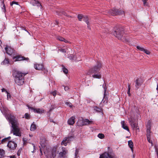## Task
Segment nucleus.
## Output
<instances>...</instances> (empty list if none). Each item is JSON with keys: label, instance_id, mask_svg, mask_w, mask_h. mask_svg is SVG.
<instances>
[{"label": "nucleus", "instance_id": "nucleus-34", "mask_svg": "<svg viewBox=\"0 0 158 158\" xmlns=\"http://www.w3.org/2000/svg\"><path fill=\"white\" fill-rule=\"evenodd\" d=\"M151 129H147V137H151Z\"/></svg>", "mask_w": 158, "mask_h": 158}, {"label": "nucleus", "instance_id": "nucleus-38", "mask_svg": "<svg viewBox=\"0 0 158 158\" xmlns=\"http://www.w3.org/2000/svg\"><path fill=\"white\" fill-rule=\"evenodd\" d=\"M147 138L148 142L150 143L152 145L153 143L151 139V137H147Z\"/></svg>", "mask_w": 158, "mask_h": 158}, {"label": "nucleus", "instance_id": "nucleus-32", "mask_svg": "<svg viewBox=\"0 0 158 158\" xmlns=\"http://www.w3.org/2000/svg\"><path fill=\"white\" fill-rule=\"evenodd\" d=\"M36 127L34 123L32 124L31 126V131H34L36 129Z\"/></svg>", "mask_w": 158, "mask_h": 158}, {"label": "nucleus", "instance_id": "nucleus-51", "mask_svg": "<svg viewBox=\"0 0 158 158\" xmlns=\"http://www.w3.org/2000/svg\"><path fill=\"white\" fill-rule=\"evenodd\" d=\"M10 158H16V157L15 155H13L10 156Z\"/></svg>", "mask_w": 158, "mask_h": 158}, {"label": "nucleus", "instance_id": "nucleus-44", "mask_svg": "<svg viewBox=\"0 0 158 158\" xmlns=\"http://www.w3.org/2000/svg\"><path fill=\"white\" fill-rule=\"evenodd\" d=\"M103 88L104 89V93L105 94H106V91L107 89V88L106 87V84L104 83L103 85Z\"/></svg>", "mask_w": 158, "mask_h": 158}, {"label": "nucleus", "instance_id": "nucleus-21", "mask_svg": "<svg viewBox=\"0 0 158 158\" xmlns=\"http://www.w3.org/2000/svg\"><path fill=\"white\" fill-rule=\"evenodd\" d=\"M46 143V140L44 138L40 139V144L42 148H44L45 147V143Z\"/></svg>", "mask_w": 158, "mask_h": 158}, {"label": "nucleus", "instance_id": "nucleus-33", "mask_svg": "<svg viewBox=\"0 0 158 158\" xmlns=\"http://www.w3.org/2000/svg\"><path fill=\"white\" fill-rule=\"evenodd\" d=\"M62 70L63 71V72L65 74H67L68 72L67 69H66L63 65H62Z\"/></svg>", "mask_w": 158, "mask_h": 158}, {"label": "nucleus", "instance_id": "nucleus-50", "mask_svg": "<svg viewBox=\"0 0 158 158\" xmlns=\"http://www.w3.org/2000/svg\"><path fill=\"white\" fill-rule=\"evenodd\" d=\"M78 151L77 150V149H76V152H75V155L76 156L77 155V154L78 153Z\"/></svg>", "mask_w": 158, "mask_h": 158}, {"label": "nucleus", "instance_id": "nucleus-9", "mask_svg": "<svg viewBox=\"0 0 158 158\" xmlns=\"http://www.w3.org/2000/svg\"><path fill=\"white\" fill-rule=\"evenodd\" d=\"M7 146L10 151L12 152L16 148L17 144L14 142L9 141L8 142Z\"/></svg>", "mask_w": 158, "mask_h": 158}, {"label": "nucleus", "instance_id": "nucleus-2", "mask_svg": "<svg viewBox=\"0 0 158 158\" xmlns=\"http://www.w3.org/2000/svg\"><path fill=\"white\" fill-rule=\"evenodd\" d=\"M102 64L100 62H98L97 65H95L94 67L90 69L87 73V74L88 75H92V77L94 78L100 79L101 77V73L99 72L101 68Z\"/></svg>", "mask_w": 158, "mask_h": 158}, {"label": "nucleus", "instance_id": "nucleus-47", "mask_svg": "<svg viewBox=\"0 0 158 158\" xmlns=\"http://www.w3.org/2000/svg\"><path fill=\"white\" fill-rule=\"evenodd\" d=\"M74 56L73 55H70L69 56V57L71 60H73Z\"/></svg>", "mask_w": 158, "mask_h": 158}, {"label": "nucleus", "instance_id": "nucleus-41", "mask_svg": "<svg viewBox=\"0 0 158 158\" xmlns=\"http://www.w3.org/2000/svg\"><path fill=\"white\" fill-rule=\"evenodd\" d=\"M137 48L139 50H140L141 51H143L144 48L142 47H141L139 46H136Z\"/></svg>", "mask_w": 158, "mask_h": 158}, {"label": "nucleus", "instance_id": "nucleus-43", "mask_svg": "<svg viewBox=\"0 0 158 158\" xmlns=\"http://www.w3.org/2000/svg\"><path fill=\"white\" fill-rule=\"evenodd\" d=\"M143 52L144 53L148 55L150 53V52L149 51H148L147 49H145L144 48Z\"/></svg>", "mask_w": 158, "mask_h": 158}, {"label": "nucleus", "instance_id": "nucleus-15", "mask_svg": "<svg viewBox=\"0 0 158 158\" xmlns=\"http://www.w3.org/2000/svg\"><path fill=\"white\" fill-rule=\"evenodd\" d=\"M80 122V121H78L77 122L78 124L77 125L79 126H82L88 125L91 123H92V121H90L89 119H87L83 120L82 121L81 123V124H79V123Z\"/></svg>", "mask_w": 158, "mask_h": 158}, {"label": "nucleus", "instance_id": "nucleus-14", "mask_svg": "<svg viewBox=\"0 0 158 158\" xmlns=\"http://www.w3.org/2000/svg\"><path fill=\"white\" fill-rule=\"evenodd\" d=\"M129 121L130 124L131 125L133 129H139V127L137 125V124L135 123V121L134 119L131 118L130 119H129Z\"/></svg>", "mask_w": 158, "mask_h": 158}, {"label": "nucleus", "instance_id": "nucleus-59", "mask_svg": "<svg viewBox=\"0 0 158 158\" xmlns=\"http://www.w3.org/2000/svg\"><path fill=\"white\" fill-rule=\"evenodd\" d=\"M27 32L29 34V35H31V34L28 31H27Z\"/></svg>", "mask_w": 158, "mask_h": 158}, {"label": "nucleus", "instance_id": "nucleus-4", "mask_svg": "<svg viewBox=\"0 0 158 158\" xmlns=\"http://www.w3.org/2000/svg\"><path fill=\"white\" fill-rule=\"evenodd\" d=\"M57 148L56 147L48 148L46 147L44 152L47 158H55L57 153Z\"/></svg>", "mask_w": 158, "mask_h": 158}, {"label": "nucleus", "instance_id": "nucleus-64", "mask_svg": "<svg viewBox=\"0 0 158 158\" xmlns=\"http://www.w3.org/2000/svg\"><path fill=\"white\" fill-rule=\"evenodd\" d=\"M2 43L1 41L0 40V44Z\"/></svg>", "mask_w": 158, "mask_h": 158}, {"label": "nucleus", "instance_id": "nucleus-36", "mask_svg": "<svg viewBox=\"0 0 158 158\" xmlns=\"http://www.w3.org/2000/svg\"><path fill=\"white\" fill-rule=\"evenodd\" d=\"M24 117L26 119H30V114L27 113H26L24 115ZM24 118V117H23Z\"/></svg>", "mask_w": 158, "mask_h": 158}, {"label": "nucleus", "instance_id": "nucleus-19", "mask_svg": "<svg viewBox=\"0 0 158 158\" xmlns=\"http://www.w3.org/2000/svg\"><path fill=\"white\" fill-rule=\"evenodd\" d=\"M75 118L74 116H72L68 120V124L70 125H73L75 123Z\"/></svg>", "mask_w": 158, "mask_h": 158}, {"label": "nucleus", "instance_id": "nucleus-42", "mask_svg": "<svg viewBox=\"0 0 158 158\" xmlns=\"http://www.w3.org/2000/svg\"><path fill=\"white\" fill-rule=\"evenodd\" d=\"M148 0H142L143 4L144 6H148V3L147 2Z\"/></svg>", "mask_w": 158, "mask_h": 158}, {"label": "nucleus", "instance_id": "nucleus-13", "mask_svg": "<svg viewBox=\"0 0 158 158\" xmlns=\"http://www.w3.org/2000/svg\"><path fill=\"white\" fill-rule=\"evenodd\" d=\"M73 138V137L72 136L64 137L61 143V145H63L65 146H67L68 143L70 142Z\"/></svg>", "mask_w": 158, "mask_h": 158}, {"label": "nucleus", "instance_id": "nucleus-53", "mask_svg": "<svg viewBox=\"0 0 158 158\" xmlns=\"http://www.w3.org/2000/svg\"><path fill=\"white\" fill-rule=\"evenodd\" d=\"M69 89L68 87H64V89L65 91H67Z\"/></svg>", "mask_w": 158, "mask_h": 158}, {"label": "nucleus", "instance_id": "nucleus-35", "mask_svg": "<svg viewBox=\"0 0 158 158\" xmlns=\"http://www.w3.org/2000/svg\"><path fill=\"white\" fill-rule=\"evenodd\" d=\"M84 16L81 14H79L77 16V18L78 20L80 21H81L82 20V19H83Z\"/></svg>", "mask_w": 158, "mask_h": 158}, {"label": "nucleus", "instance_id": "nucleus-12", "mask_svg": "<svg viewBox=\"0 0 158 158\" xmlns=\"http://www.w3.org/2000/svg\"><path fill=\"white\" fill-rule=\"evenodd\" d=\"M35 69L39 70H44V73L48 72V71L44 68V66L43 64H34Z\"/></svg>", "mask_w": 158, "mask_h": 158}, {"label": "nucleus", "instance_id": "nucleus-54", "mask_svg": "<svg viewBox=\"0 0 158 158\" xmlns=\"http://www.w3.org/2000/svg\"><path fill=\"white\" fill-rule=\"evenodd\" d=\"M2 92H5V91H6V89H5L2 88Z\"/></svg>", "mask_w": 158, "mask_h": 158}, {"label": "nucleus", "instance_id": "nucleus-3", "mask_svg": "<svg viewBox=\"0 0 158 158\" xmlns=\"http://www.w3.org/2000/svg\"><path fill=\"white\" fill-rule=\"evenodd\" d=\"M27 74V73H22L18 71H13L12 75L15 83L19 85H23L24 82V77Z\"/></svg>", "mask_w": 158, "mask_h": 158}, {"label": "nucleus", "instance_id": "nucleus-1", "mask_svg": "<svg viewBox=\"0 0 158 158\" xmlns=\"http://www.w3.org/2000/svg\"><path fill=\"white\" fill-rule=\"evenodd\" d=\"M8 119L11 124L10 133H13L14 135L16 136H21V133L20 128L19 127V123L16 119L15 116L13 115L10 114L9 115Z\"/></svg>", "mask_w": 158, "mask_h": 158}, {"label": "nucleus", "instance_id": "nucleus-61", "mask_svg": "<svg viewBox=\"0 0 158 158\" xmlns=\"http://www.w3.org/2000/svg\"><path fill=\"white\" fill-rule=\"evenodd\" d=\"M156 89L158 90V84L157 85V87L156 88Z\"/></svg>", "mask_w": 158, "mask_h": 158}, {"label": "nucleus", "instance_id": "nucleus-37", "mask_svg": "<svg viewBox=\"0 0 158 158\" xmlns=\"http://www.w3.org/2000/svg\"><path fill=\"white\" fill-rule=\"evenodd\" d=\"M98 137L100 139H102L105 137V136L103 134L99 133L98 135Z\"/></svg>", "mask_w": 158, "mask_h": 158}, {"label": "nucleus", "instance_id": "nucleus-58", "mask_svg": "<svg viewBox=\"0 0 158 158\" xmlns=\"http://www.w3.org/2000/svg\"><path fill=\"white\" fill-rule=\"evenodd\" d=\"M32 145H33V147H34V148H35V144H33V143H32Z\"/></svg>", "mask_w": 158, "mask_h": 158}, {"label": "nucleus", "instance_id": "nucleus-49", "mask_svg": "<svg viewBox=\"0 0 158 158\" xmlns=\"http://www.w3.org/2000/svg\"><path fill=\"white\" fill-rule=\"evenodd\" d=\"M6 93L7 94V99H8V98H10L11 96L10 94L7 91H6Z\"/></svg>", "mask_w": 158, "mask_h": 158}, {"label": "nucleus", "instance_id": "nucleus-26", "mask_svg": "<svg viewBox=\"0 0 158 158\" xmlns=\"http://www.w3.org/2000/svg\"><path fill=\"white\" fill-rule=\"evenodd\" d=\"M10 62L9 59L5 58L4 60L2 62L1 64L2 65H7L9 64Z\"/></svg>", "mask_w": 158, "mask_h": 158}, {"label": "nucleus", "instance_id": "nucleus-30", "mask_svg": "<svg viewBox=\"0 0 158 158\" xmlns=\"http://www.w3.org/2000/svg\"><path fill=\"white\" fill-rule=\"evenodd\" d=\"M10 137L9 136L8 137L6 138L2 139V143H3L8 142L10 139Z\"/></svg>", "mask_w": 158, "mask_h": 158}, {"label": "nucleus", "instance_id": "nucleus-57", "mask_svg": "<svg viewBox=\"0 0 158 158\" xmlns=\"http://www.w3.org/2000/svg\"><path fill=\"white\" fill-rule=\"evenodd\" d=\"M62 14H63V15H66V13H65V12H63Z\"/></svg>", "mask_w": 158, "mask_h": 158}, {"label": "nucleus", "instance_id": "nucleus-46", "mask_svg": "<svg viewBox=\"0 0 158 158\" xmlns=\"http://www.w3.org/2000/svg\"><path fill=\"white\" fill-rule=\"evenodd\" d=\"M58 50L63 53H65L66 52L65 50L64 49H59Z\"/></svg>", "mask_w": 158, "mask_h": 158}, {"label": "nucleus", "instance_id": "nucleus-24", "mask_svg": "<svg viewBox=\"0 0 158 158\" xmlns=\"http://www.w3.org/2000/svg\"><path fill=\"white\" fill-rule=\"evenodd\" d=\"M83 20L86 22L88 25V27L89 28V19L87 15H85L83 17Z\"/></svg>", "mask_w": 158, "mask_h": 158}, {"label": "nucleus", "instance_id": "nucleus-31", "mask_svg": "<svg viewBox=\"0 0 158 158\" xmlns=\"http://www.w3.org/2000/svg\"><path fill=\"white\" fill-rule=\"evenodd\" d=\"M1 7H2V10H3V11L4 12H5L6 11V8H5V6L4 3L3 1L2 2Z\"/></svg>", "mask_w": 158, "mask_h": 158}, {"label": "nucleus", "instance_id": "nucleus-62", "mask_svg": "<svg viewBox=\"0 0 158 158\" xmlns=\"http://www.w3.org/2000/svg\"><path fill=\"white\" fill-rule=\"evenodd\" d=\"M52 110V109H50L49 110V111H51Z\"/></svg>", "mask_w": 158, "mask_h": 158}, {"label": "nucleus", "instance_id": "nucleus-18", "mask_svg": "<svg viewBox=\"0 0 158 158\" xmlns=\"http://www.w3.org/2000/svg\"><path fill=\"white\" fill-rule=\"evenodd\" d=\"M135 82V87L136 88V89H137L139 87L141 86L142 82L138 78H137L136 79Z\"/></svg>", "mask_w": 158, "mask_h": 158}, {"label": "nucleus", "instance_id": "nucleus-6", "mask_svg": "<svg viewBox=\"0 0 158 158\" xmlns=\"http://www.w3.org/2000/svg\"><path fill=\"white\" fill-rule=\"evenodd\" d=\"M12 59L15 62L23 60H25L28 62L29 60L28 58H26L24 56L18 54H16L15 56H13Z\"/></svg>", "mask_w": 158, "mask_h": 158}, {"label": "nucleus", "instance_id": "nucleus-22", "mask_svg": "<svg viewBox=\"0 0 158 158\" xmlns=\"http://www.w3.org/2000/svg\"><path fill=\"white\" fill-rule=\"evenodd\" d=\"M56 39L61 41L64 42L65 43H70L68 41L60 36H57Z\"/></svg>", "mask_w": 158, "mask_h": 158}, {"label": "nucleus", "instance_id": "nucleus-28", "mask_svg": "<svg viewBox=\"0 0 158 158\" xmlns=\"http://www.w3.org/2000/svg\"><path fill=\"white\" fill-rule=\"evenodd\" d=\"M94 110H96L98 112H102V109L101 107H99L97 106H95L94 107Z\"/></svg>", "mask_w": 158, "mask_h": 158}, {"label": "nucleus", "instance_id": "nucleus-5", "mask_svg": "<svg viewBox=\"0 0 158 158\" xmlns=\"http://www.w3.org/2000/svg\"><path fill=\"white\" fill-rule=\"evenodd\" d=\"M124 32L123 29L122 28H119L117 29L114 33V35L118 39H122V41L124 42H127L128 40L123 37Z\"/></svg>", "mask_w": 158, "mask_h": 158}, {"label": "nucleus", "instance_id": "nucleus-10", "mask_svg": "<svg viewBox=\"0 0 158 158\" xmlns=\"http://www.w3.org/2000/svg\"><path fill=\"white\" fill-rule=\"evenodd\" d=\"M62 151L59 153V157L60 158H66L67 157L68 151L64 148H62Z\"/></svg>", "mask_w": 158, "mask_h": 158}, {"label": "nucleus", "instance_id": "nucleus-25", "mask_svg": "<svg viewBox=\"0 0 158 158\" xmlns=\"http://www.w3.org/2000/svg\"><path fill=\"white\" fill-rule=\"evenodd\" d=\"M128 145L129 147L131 149V150L132 152H133V143L132 141L131 140H129L128 141Z\"/></svg>", "mask_w": 158, "mask_h": 158}, {"label": "nucleus", "instance_id": "nucleus-60", "mask_svg": "<svg viewBox=\"0 0 158 158\" xmlns=\"http://www.w3.org/2000/svg\"><path fill=\"white\" fill-rule=\"evenodd\" d=\"M17 155L18 156H19L20 155V153H19L18 152L17 153Z\"/></svg>", "mask_w": 158, "mask_h": 158}, {"label": "nucleus", "instance_id": "nucleus-48", "mask_svg": "<svg viewBox=\"0 0 158 158\" xmlns=\"http://www.w3.org/2000/svg\"><path fill=\"white\" fill-rule=\"evenodd\" d=\"M52 94L54 97L56 95V91H54L51 93Z\"/></svg>", "mask_w": 158, "mask_h": 158}, {"label": "nucleus", "instance_id": "nucleus-8", "mask_svg": "<svg viewBox=\"0 0 158 158\" xmlns=\"http://www.w3.org/2000/svg\"><path fill=\"white\" fill-rule=\"evenodd\" d=\"M109 14L110 15L113 16L116 15H121L123 13V11L122 10H118L116 8H114L113 10H111L109 11Z\"/></svg>", "mask_w": 158, "mask_h": 158}, {"label": "nucleus", "instance_id": "nucleus-29", "mask_svg": "<svg viewBox=\"0 0 158 158\" xmlns=\"http://www.w3.org/2000/svg\"><path fill=\"white\" fill-rule=\"evenodd\" d=\"M5 155V152L3 149H0V158H3Z\"/></svg>", "mask_w": 158, "mask_h": 158}, {"label": "nucleus", "instance_id": "nucleus-63", "mask_svg": "<svg viewBox=\"0 0 158 158\" xmlns=\"http://www.w3.org/2000/svg\"><path fill=\"white\" fill-rule=\"evenodd\" d=\"M24 30H25L26 31H27L25 28L24 29Z\"/></svg>", "mask_w": 158, "mask_h": 158}, {"label": "nucleus", "instance_id": "nucleus-23", "mask_svg": "<svg viewBox=\"0 0 158 158\" xmlns=\"http://www.w3.org/2000/svg\"><path fill=\"white\" fill-rule=\"evenodd\" d=\"M121 124L122 125V127L125 130H127L128 131H129V130L128 127L126 125L124 121H123L121 122Z\"/></svg>", "mask_w": 158, "mask_h": 158}, {"label": "nucleus", "instance_id": "nucleus-45", "mask_svg": "<svg viewBox=\"0 0 158 158\" xmlns=\"http://www.w3.org/2000/svg\"><path fill=\"white\" fill-rule=\"evenodd\" d=\"M14 4H15L17 5H19L18 2H15V1H12L10 3V6H12Z\"/></svg>", "mask_w": 158, "mask_h": 158}, {"label": "nucleus", "instance_id": "nucleus-52", "mask_svg": "<svg viewBox=\"0 0 158 158\" xmlns=\"http://www.w3.org/2000/svg\"><path fill=\"white\" fill-rule=\"evenodd\" d=\"M40 153L42 155H43V154H42V148H41L40 147Z\"/></svg>", "mask_w": 158, "mask_h": 158}, {"label": "nucleus", "instance_id": "nucleus-20", "mask_svg": "<svg viewBox=\"0 0 158 158\" xmlns=\"http://www.w3.org/2000/svg\"><path fill=\"white\" fill-rule=\"evenodd\" d=\"M107 101L108 98L106 97V94L104 93L103 98L102 100L101 103L100 104V106H102L101 104L102 103H103L104 104H105L107 103Z\"/></svg>", "mask_w": 158, "mask_h": 158}, {"label": "nucleus", "instance_id": "nucleus-40", "mask_svg": "<svg viewBox=\"0 0 158 158\" xmlns=\"http://www.w3.org/2000/svg\"><path fill=\"white\" fill-rule=\"evenodd\" d=\"M130 89L131 87L130 85L129 84L128 85V89L127 92V94H128L129 96H130L131 95V94H130Z\"/></svg>", "mask_w": 158, "mask_h": 158}, {"label": "nucleus", "instance_id": "nucleus-11", "mask_svg": "<svg viewBox=\"0 0 158 158\" xmlns=\"http://www.w3.org/2000/svg\"><path fill=\"white\" fill-rule=\"evenodd\" d=\"M6 52L9 55H11L15 53V51L14 49L9 45H6L5 48Z\"/></svg>", "mask_w": 158, "mask_h": 158}, {"label": "nucleus", "instance_id": "nucleus-27", "mask_svg": "<svg viewBox=\"0 0 158 158\" xmlns=\"http://www.w3.org/2000/svg\"><path fill=\"white\" fill-rule=\"evenodd\" d=\"M152 122L150 120H149L148 121L146 127L147 129H151V128Z\"/></svg>", "mask_w": 158, "mask_h": 158}, {"label": "nucleus", "instance_id": "nucleus-39", "mask_svg": "<svg viewBox=\"0 0 158 158\" xmlns=\"http://www.w3.org/2000/svg\"><path fill=\"white\" fill-rule=\"evenodd\" d=\"M65 104L70 108H72L73 107L72 104L69 102H65Z\"/></svg>", "mask_w": 158, "mask_h": 158}, {"label": "nucleus", "instance_id": "nucleus-55", "mask_svg": "<svg viewBox=\"0 0 158 158\" xmlns=\"http://www.w3.org/2000/svg\"><path fill=\"white\" fill-rule=\"evenodd\" d=\"M23 141H24V143H25V142L26 141H27V139H26V138H23Z\"/></svg>", "mask_w": 158, "mask_h": 158}, {"label": "nucleus", "instance_id": "nucleus-7", "mask_svg": "<svg viewBox=\"0 0 158 158\" xmlns=\"http://www.w3.org/2000/svg\"><path fill=\"white\" fill-rule=\"evenodd\" d=\"M99 158H117L112 152L108 151V152H105L100 155Z\"/></svg>", "mask_w": 158, "mask_h": 158}, {"label": "nucleus", "instance_id": "nucleus-16", "mask_svg": "<svg viewBox=\"0 0 158 158\" xmlns=\"http://www.w3.org/2000/svg\"><path fill=\"white\" fill-rule=\"evenodd\" d=\"M29 108L31 110H33L35 113L38 114H42L44 113V110L41 109L40 108H35L31 107H30Z\"/></svg>", "mask_w": 158, "mask_h": 158}, {"label": "nucleus", "instance_id": "nucleus-17", "mask_svg": "<svg viewBox=\"0 0 158 158\" xmlns=\"http://www.w3.org/2000/svg\"><path fill=\"white\" fill-rule=\"evenodd\" d=\"M34 6H40V8H42V6L41 4L37 1L35 0H31L30 2Z\"/></svg>", "mask_w": 158, "mask_h": 158}, {"label": "nucleus", "instance_id": "nucleus-56", "mask_svg": "<svg viewBox=\"0 0 158 158\" xmlns=\"http://www.w3.org/2000/svg\"><path fill=\"white\" fill-rule=\"evenodd\" d=\"M49 121L50 122H53V123H55V122H54L53 120L52 119H50L49 120Z\"/></svg>", "mask_w": 158, "mask_h": 158}]
</instances>
